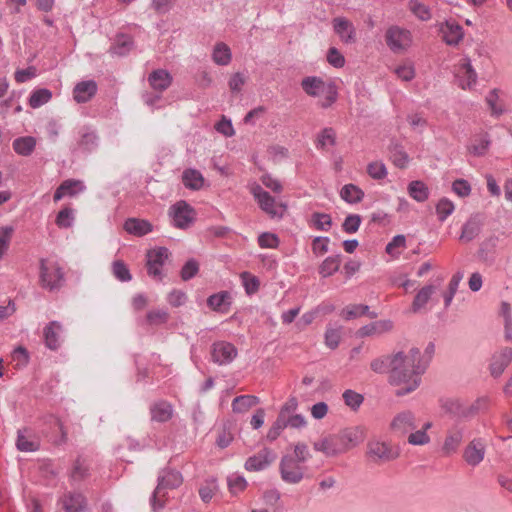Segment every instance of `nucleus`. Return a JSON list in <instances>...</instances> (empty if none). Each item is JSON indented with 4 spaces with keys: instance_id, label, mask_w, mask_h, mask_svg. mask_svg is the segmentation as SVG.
Listing matches in <instances>:
<instances>
[{
    "instance_id": "obj_1",
    "label": "nucleus",
    "mask_w": 512,
    "mask_h": 512,
    "mask_svg": "<svg viewBox=\"0 0 512 512\" xmlns=\"http://www.w3.org/2000/svg\"><path fill=\"white\" fill-rule=\"evenodd\" d=\"M370 367L372 371L379 374L389 372V383L392 385L408 386L411 382L410 369L407 367L406 354L402 351L392 356H382L374 359Z\"/></svg>"
},
{
    "instance_id": "obj_2",
    "label": "nucleus",
    "mask_w": 512,
    "mask_h": 512,
    "mask_svg": "<svg viewBox=\"0 0 512 512\" xmlns=\"http://www.w3.org/2000/svg\"><path fill=\"white\" fill-rule=\"evenodd\" d=\"M435 353L434 342H429L421 355L419 348L413 347L406 354L407 367L410 369L411 382L408 386L401 387L395 391L397 397H402L415 391L421 384V375L425 373Z\"/></svg>"
},
{
    "instance_id": "obj_3",
    "label": "nucleus",
    "mask_w": 512,
    "mask_h": 512,
    "mask_svg": "<svg viewBox=\"0 0 512 512\" xmlns=\"http://www.w3.org/2000/svg\"><path fill=\"white\" fill-rule=\"evenodd\" d=\"M183 483L182 474L173 468L165 467L159 471L157 486L150 497V505L153 512H160L165 507L164 490L176 489Z\"/></svg>"
},
{
    "instance_id": "obj_4",
    "label": "nucleus",
    "mask_w": 512,
    "mask_h": 512,
    "mask_svg": "<svg viewBox=\"0 0 512 512\" xmlns=\"http://www.w3.org/2000/svg\"><path fill=\"white\" fill-rule=\"evenodd\" d=\"M250 192L254 199L258 203L260 209L269 215L270 218L281 219L284 216V211L287 209V205L280 203L277 208L275 198L265 191L261 185L254 184L250 188Z\"/></svg>"
},
{
    "instance_id": "obj_5",
    "label": "nucleus",
    "mask_w": 512,
    "mask_h": 512,
    "mask_svg": "<svg viewBox=\"0 0 512 512\" xmlns=\"http://www.w3.org/2000/svg\"><path fill=\"white\" fill-rule=\"evenodd\" d=\"M40 284L50 291L60 289L64 282V272L58 263L47 264L45 259L40 260Z\"/></svg>"
},
{
    "instance_id": "obj_6",
    "label": "nucleus",
    "mask_w": 512,
    "mask_h": 512,
    "mask_svg": "<svg viewBox=\"0 0 512 512\" xmlns=\"http://www.w3.org/2000/svg\"><path fill=\"white\" fill-rule=\"evenodd\" d=\"M399 455V449L386 442L370 441L367 444V456L376 464L393 461Z\"/></svg>"
},
{
    "instance_id": "obj_7",
    "label": "nucleus",
    "mask_w": 512,
    "mask_h": 512,
    "mask_svg": "<svg viewBox=\"0 0 512 512\" xmlns=\"http://www.w3.org/2000/svg\"><path fill=\"white\" fill-rule=\"evenodd\" d=\"M292 455H283L279 463V472L281 479L288 484H298L304 478V471Z\"/></svg>"
},
{
    "instance_id": "obj_8",
    "label": "nucleus",
    "mask_w": 512,
    "mask_h": 512,
    "mask_svg": "<svg viewBox=\"0 0 512 512\" xmlns=\"http://www.w3.org/2000/svg\"><path fill=\"white\" fill-rule=\"evenodd\" d=\"M385 41L393 53H401L409 47L411 43V33L409 30L399 26H390L386 30Z\"/></svg>"
},
{
    "instance_id": "obj_9",
    "label": "nucleus",
    "mask_w": 512,
    "mask_h": 512,
    "mask_svg": "<svg viewBox=\"0 0 512 512\" xmlns=\"http://www.w3.org/2000/svg\"><path fill=\"white\" fill-rule=\"evenodd\" d=\"M169 256L170 251L166 247H157L148 250L146 254L148 275L161 281L163 279L162 267Z\"/></svg>"
},
{
    "instance_id": "obj_10",
    "label": "nucleus",
    "mask_w": 512,
    "mask_h": 512,
    "mask_svg": "<svg viewBox=\"0 0 512 512\" xmlns=\"http://www.w3.org/2000/svg\"><path fill=\"white\" fill-rule=\"evenodd\" d=\"M169 214L174 226L180 229L188 228L195 220V210L186 201L181 200L171 206Z\"/></svg>"
},
{
    "instance_id": "obj_11",
    "label": "nucleus",
    "mask_w": 512,
    "mask_h": 512,
    "mask_svg": "<svg viewBox=\"0 0 512 512\" xmlns=\"http://www.w3.org/2000/svg\"><path fill=\"white\" fill-rule=\"evenodd\" d=\"M316 451L324 453L327 457H333L346 452L340 432L330 434L313 444Z\"/></svg>"
},
{
    "instance_id": "obj_12",
    "label": "nucleus",
    "mask_w": 512,
    "mask_h": 512,
    "mask_svg": "<svg viewBox=\"0 0 512 512\" xmlns=\"http://www.w3.org/2000/svg\"><path fill=\"white\" fill-rule=\"evenodd\" d=\"M237 355V348L230 342L217 341L212 344L211 357L218 365L230 364Z\"/></svg>"
},
{
    "instance_id": "obj_13",
    "label": "nucleus",
    "mask_w": 512,
    "mask_h": 512,
    "mask_svg": "<svg viewBox=\"0 0 512 512\" xmlns=\"http://www.w3.org/2000/svg\"><path fill=\"white\" fill-rule=\"evenodd\" d=\"M277 455L269 448H263L257 454L247 458L244 467L247 471L258 472L268 468Z\"/></svg>"
},
{
    "instance_id": "obj_14",
    "label": "nucleus",
    "mask_w": 512,
    "mask_h": 512,
    "mask_svg": "<svg viewBox=\"0 0 512 512\" xmlns=\"http://www.w3.org/2000/svg\"><path fill=\"white\" fill-rule=\"evenodd\" d=\"M443 41L449 46H457L464 37L463 27L454 20H446L440 28Z\"/></svg>"
},
{
    "instance_id": "obj_15",
    "label": "nucleus",
    "mask_w": 512,
    "mask_h": 512,
    "mask_svg": "<svg viewBox=\"0 0 512 512\" xmlns=\"http://www.w3.org/2000/svg\"><path fill=\"white\" fill-rule=\"evenodd\" d=\"M485 447L486 444L482 438L473 439L464 450V460L473 467L477 466L484 459Z\"/></svg>"
},
{
    "instance_id": "obj_16",
    "label": "nucleus",
    "mask_w": 512,
    "mask_h": 512,
    "mask_svg": "<svg viewBox=\"0 0 512 512\" xmlns=\"http://www.w3.org/2000/svg\"><path fill=\"white\" fill-rule=\"evenodd\" d=\"M512 361V348L505 347L492 357L489 370L494 378L500 377Z\"/></svg>"
},
{
    "instance_id": "obj_17",
    "label": "nucleus",
    "mask_w": 512,
    "mask_h": 512,
    "mask_svg": "<svg viewBox=\"0 0 512 512\" xmlns=\"http://www.w3.org/2000/svg\"><path fill=\"white\" fill-rule=\"evenodd\" d=\"M15 445L20 452H36L40 449V441L27 428L18 430Z\"/></svg>"
},
{
    "instance_id": "obj_18",
    "label": "nucleus",
    "mask_w": 512,
    "mask_h": 512,
    "mask_svg": "<svg viewBox=\"0 0 512 512\" xmlns=\"http://www.w3.org/2000/svg\"><path fill=\"white\" fill-rule=\"evenodd\" d=\"M334 32L347 44L356 42V29L352 22L344 17H337L333 19Z\"/></svg>"
},
{
    "instance_id": "obj_19",
    "label": "nucleus",
    "mask_w": 512,
    "mask_h": 512,
    "mask_svg": "<svg viewBox=\"0 0 512 512\" xmlns=\"http://www.w3.org/2000/svg\"><path fill=\"white\" fill-rule=\"evenodd\" d=\"M59 501L65 512H83L87 507L86 497L79 492H68Z\"/></svg>"
},
{
    "instance_id": "obj_20",
    "label": "nucleus",
    "mask_w": 512,
    "mask_h": 512,
    "mask_svg": "<svg viewBox=\"0 0 512 512\" xmlns=\"http://www.w3.org/2000/svg\"><path fill=\"white\" fill-rule=\"evenodd\" d=\"M97 83L86 80L77 83L73 89V97L77 103H86L97 93Z\"/></svg>"
},
{
    "instance_id": "obj_21",
    "label": "nucleus",
    "mask_w": 512,
    "mask_h": 512,
    "mask_svg": "<svg viewBox=\"0 0 512 512\" xmlns=\"http://www.w3.org/2000/svg\"><path fill=\"white\" fill-rule=\"evenodd\" d=\"M62 331V325L58 321L49 322L43 330V337L45 345L50 350H57L60 345V333Z\"/></svg>"
},
{
    "instance_id": "obj_22",
    "label": "nucleus",
    "mask_w": 512,
    "mask_h": 512,
    "mask_svg": "<svg viewBox=\"0 0 512 512\" xmlns=\"http://www.w3.org/2000/svg\"><path fill=\"white\" fill-rule=\"evenodd\" d=\"M124 230L134 236L142 237L153 231V225L145 219L128 218L123 225Z\"/></svg>"
},
{
    "instance_id": "obj_23",
    "label": "nucleus",
    "mask_w": 512,
    "mask_h": 512,
    "mask_svg": "<svg viewBox=\"0 0 512 512\" xmlns=\"http://www.w3.org/2000/svg\"><path fill=\"white\" fill-rule=\"evenodd\" d=\"M346 452L363 442L365 436L360 426L347 427L339 431Z\"/></svg>"
},
{
    "instance_id": "obj_24",
    "label": "nucleus",
    "mask_w": 512,
    "mask_h": 512,
    "mask_svg": "<svg viewBox=\"0 0 512 512\" xmlns=\"http://www.w3.org/2000/svg\"><path fill=\"white\" fill-rule=\"evenodd\" d=\"M391 428L401 434H405L416 428L415 417L411 411H403L397 414L391 422Z\"/></svg>"
},
{
    "instance_id": "obj_25",
    "label": "nucleus",
    "mask_w": 512,
    "mask_h": 512,
    "mask_svg": "<svg viewBox=\"0 0 512 512\" xmlns=\"http://www.w3.org/2000/svg\"><path fill=\"white\" fill-rule=\"evenodd\" d=\"M389 159L392 163L400 169L407 167L409 163V156L404 150V147L396 140H391L388 145Z\"/></svg>"
},
{
    "instance_id": "obj_26",
    "label": "nucleus",
    "mask_w": 512,
    "mask_h": 512,
    "mask_svg": "<svg viewBox=\"0 0 512 512\" xmlns=\"http://www.w3.org/2000/svg\"><path fill=\"white\" fill-rule=\"evenodd\" d=\"M440 407L445 413L460 420L466 419V406L457 398L440 399Z\"/></svg>"
},
{
    "instance_id": "obj_27",
    "label": "nucleus",
    "mask_w": 512,
    "mask_h": 512,
    "mask_svg": "<svg viewBox=\"0 0 512 512\" xmlns=\"http://www.w3.org/2000/svg\"><path fill=\"white\" fill-rule=\"evenodd\" d=\"M482 221L479 214L471 215L462 227L460 240L470 242L474 240L481 232Z\"/></svg>"
},
{
    "instance_id": "obj_28",
    "label": "nucleus",
    "mask_w": 512,
    "mask_h": 512,
    "mask_svg": "<svg viewBox=\"0 0 512 512\" xmlns=\"http://www.w3.org/2000/svg\"><path fill=\"white\" fill-rule=\"evenodd\" d=\"M207 306L216 312H227L231 306L229 291H220L207 298Z\"/></svg>"
},
{
    "instance_id": "obj_29",
    "label": "nucleus",
    "mask_w": 512,
    "mask_h": 512,
    "mask_svg": "<svg viewBox=\"0 0 512 512\" xmlns=\"http://www.w3.org/2000/svg\"><path fill=\"white\" fill-rule=\"evenodd\" d=\"M150 86L159 92L166 90L172 83V76L167 70L156 69L148 77Z\"/></svg>"
},
{
    "instance_id": "obj_30",
    "label": "nucleus",
    "mask_w": 512,
    "mask_h": 512,
    "mask_svg": "<svg viewBox=\"0 0 512 512\" xmlns=\"http://www.w3.org/2000/svg\"><path fill=\"white\" fill-rule=\"evenodd\" d=\"M150 413L152 421L164 423L172 418L173 408L169 402L161 400L150 407Z\"/></svg>"
},
{
    "instance_id": "obj_31",
    "label": "nucleus",
    "mask_w": 512,
    "mask_h": 512,
    "mask_svg": "<svg viewBox=\"0 0 512 512\" xmlns=\"http://www.w3.org/2000/svg\"><path fill=\"white\" fill-rule=\"evenodd\" d=\"M326 86L327 84L323 81V79L317 76H307L301 81L302 89L307 95L311 97H317L318 95L324 93Z\"/></svg>"
},
{
    "instance_id": "obj_32",
    "label": "nucleus",
    "mask_w": 512,
    "mask_h": 512,
    "mask_svg": "<svg viewBox=\"0 0 512 512\" xmlns=\"http://www.w3.org/2000/svg\"><path fill=\"white\" fill-rule=\"evenodd\" d=\"M462 439L463 429L458 426L453 427L448 431V434L445 438L444 444L442 446L443 453L446 455L454 453L462 442Z\"/></svg>"
},
{
    "instance_id": "obj_33",
    "label": "nucleus",
    "mask_w": 512,
    "mask_h": 512,
    "mask_svg": "<svg viewBox=\"0 0 512 512\" xmlns=\"http://www.w3.org/2000/svg\"><path fill=\"white\" fill-rule=\"evenodd\" d=\"M182 182L190 190H200L204 184V177L200 171L188 168L182 173Z\"/></svg>"
},
{
    "instance_id": "obj_34",
    "label": "nucleus",
    "mask_w": 512,
    "mask_h": 512,
    "mask_svg": "<svg viewBox=\"0 0 512 512\" xmlns=\"http://www.w3.org/2000/svg\"><path fill=\"white\" fill-rule=\"evenodd\" d=\"M341 260H342L341 254L328 256L320 264V266L318 268L319 274L324 278L332 276L335 272H337L339 270L340 265H341Z\"/></svg>"
},
{
    "instance_id": "obj_35",
    "label": "nucleus",
    "mask_w": 512,
    "mask_h": 512,
    "mask_svg": "<svg viewBox=\"0 0 512 512\" xmlns=\"http://www.w3.org/2000/svg\"><path fill=\"white\" fill-rule=\"evenodd\" d=\"M14 151L21 156H30L36 146V140L32 136L18 137L13 141Z\"/></svg>"
},
{
    "instance_id": "obj_36",
    "label": "nucleus",
    "mask_w": 512,
    "mask_h": 512,
    "mask_svg": "<svg viewBox=\"0 0 512 512\" xmlns=\"http://www.w3.org/2000/svg\"><path fill=\"white\" fill-rule=\"evenodd\" d=\"M259 402V398L254 395L237 396L232 401V410L235 413H244L256 406Z\"/></svg>"
},
{
    "instance_id": "obj_37",
    "label": "nucleus",
    "mask_w": 512,
    "mask_h": 512,
    "mask_svg": "<svg viewBox=\"0 0 512 512\" xmlns=\"http://www.w3.org/2000/svg\"><path fill=\"white\" fill-rule=\"evenodd\" d=\"M134 47L133 39L128 35L117 36L114 44L110 48V52L117 56H126Z\"/></svg>"
},
{
    "instance_id": "obj_38",
    "label": "nucleus",
    "mask_w": 512,
    "mask_h": 512,
    "mask_svg": "<svg viewBox=\"0 0 512 512\" xmlns=\"http://www.w3.org/2000/svg\"><path fill=\"white\" fill-rule=\"evenodd\" d=\"M340 196L345 202L349 204H356L363 200L364 192L358 186L350 183L341 188Z\"/></svg>"
},
{
    "instance_id": "obj_39",
    "label": "nucleus",
    "mask_w": 512,
    "mask_h": 512,
    "mask_svg": "<svg viewBox=\"0 0 512 512\" xmlns=\"http://www.w3.org/2000/svg\"><path fill=\"white\" fill-rule=\"evenodd\" d=\"M407 190L409 196L417 202H424L429 198V189L423 181H411Z\"/></svg>"
},
{
    "instance_id": "obj_40",
    "label": "nucleus",
    "mask_w": 512,
    "mask_h": 512,
    "mask_svg": "<svg viewBox=\"0 0 512 512\" xmlns=\"http://www.w3.org/2000/svg\"><path fill=\"white\" fill-rule=\"evenodd\" d=\"M99 136L94 130L86 129L81 133L78 146L85 152H92L98 147Z\"/></svg>"
},
{
    "instance_id": "obj_41",
    "label": "nucleus",
    "mask_w": 512,
    "mask_h": 512,
    "mask_svg": "<svg viewBox=\"0 0 512 512\" xmlns=\"http://www.w3.org/2000/svg\"><path fill=\"white\" fill-rule=\"evenodd\" d=\"M436 291V286L429 284L424 287H422L418 293L415 295L413 303H412V310L413 312L419 311L421 308H423L429 299L431 298L432 294Z\"/></svg>"
},
{
    "instance_id": "obj_42",
    "label": "nucleus",
    "mask_w": 512,
    "mask_h": 512,
    "mask_svg": "<svg viewBox=\"0 0 512 512\" xmlns=\"http://www.w3.org/2000/svg\"><path fill=\"white\" fill-rule=\"evenodd\" d=\"M232 58L231 50L223 42H219L214 46L212 59L217 65L226 66Z\"/></svg>"
},
{
    "instance_id": "obj_43",
    "label": "nucleus",
    "mask_w": 512,
    "mask_h": 512,
    "mask_svg": "<svg viewBox=\"0 0 512 512\" xmlns=\"http://www.w3.org/2000/svg\"><path fill=\"white\" fill-rule=\"evenodd\" d=\"M52 98V92L47 88L34 90L28 100L29 106L36 109L48 103Z\"/></svg>"
},
{
    "instance_id": "obj_44",
    "label": "nucleus",
    "mask_w": 512,
    "mask_h": 512,
    "mask_svg": "<svg viewBox=\"0 0 512 512\" xmlns=\"http://www.w3.org/2000/svg\"><path fill=\"white\" fill-rule=\"evenodd\" d=\"M491 144L490 137L487 133L475 139V143L468 147L469 152L477 157L485 155Z\"/></svg>"
},
{
    "instance_id": "obj_45",
    "label": "nucleus",
    "mask_w": 512,
    "mask_h": 512,
    "mask_svg": "<svg viewBox=\"0 0 512 512\" xmlns=\"http://www.w3.org/2000/svg\"><path fill=\"white\" fill-rule=\"evenodd\" d=\"M240 278L247 295L250 296L258 292L260 288V281L258 277L252 275L248 271H244L240 274Z\"/></svg>"
},
{
    "instance_id": "obj_46",
    "label": "nucleus",
    "mask_w": 512,
    "mask_h": 512,
    "mask_svg": "<svg viewBox=\"0 0 512 512\" xmlns=\"http://www.w3.org/2000/svg\"><path fill=\"white\" fill-rule=\"evenodd\" d=\"M489 407L488 397H479L471 405L466 406V419H471L478 415L480 412H485Z\"/></svg>"
},
{
    "instance_id": "obj_47",
    "label": "nucleus",
    "mask_w": 512,
    "mask_h": 512,
    "mask_svg": "<svg viewBox=\"0 0 512 512\" xmlns=\"http://www.w3.org/2000/svg\"><path fill=\"white\" fill-rule=\"evenodd\" d=\"M366 313H369V306L365 304H354L346 306L342 312L341 316L345 320H352L355 318H358L360 316L366 315Z\"/></svg>"
},
{
    "instance_id": "obj_48",
    "label": "nucleus",
    "mask_w": 512,
    "mask_h": 512,
    "mask_svg": "<svg viewBox=\"0 0 512 512\" xmlns=\"http://www.w3.org/2000/svg\"><path fill=\"white\" fill-rule=\"evenodd\" d=\"M455 206L451 200L446 197L441 198L436 204V213L438 220L444 222L454 211Z\"/></svg>"
},
{
    "instance_id": "obj_49",
    "label": "nucleus",
    "mask_w": 512,
    "mask_h": 512,
    "mask_svg": "<svg viewBox=\"0 0 512 512\" xmlns=\"http://www.w3.org/2000/svg\"><path fill=\"white\" fill-rule=\"evenodd\" d=\"M334 146L336 144V133L333 128L326 127L324 128L317 136L316 140V148L324 150L326 147V143Z\"/></svg>"
},
{
    "instance_id": "obj_50",
    "label": "nucleus",
    "mask_w": 512,
    "mask_h": 512,
    "mask_svg": "<svg viewBox=\"0 0 512 512\" xmlns=\"http://www.w3.org/2000/svg\"><path fill=\"white\" fill-rule=\"evenodd\" d=\"M112 273L121 282H128L132 279L128 266L122 260H115L112 263Z\"/></svg>"
},
{
    "instance_id": "obj_51",
    "label": "nucleus",
    "mask_w": 512,
    "mask_h": 512,
    "mask_svg": "<svg viewBox=\"0 0 512 512\" xmlns=\"http://www.w3.org/2000/svg\"><path fill=\"white\" fill-rule=\"evenodd\" d=\"M311 222L317 230L328 231L332 226V218L329 214L314 212L311 215Z\"/></svg>"
},
{
    "instance_id": "obj_52",
    "label": "nucleus",
    "mask_w": 512,
    "mask_h": 512,
    "mask_svg": "<svg viewBox=\"0 0 512 512\" xmlns=\"http://www.w3.org/2000/svg\"><path fill=\"white\" fill-rule=\"evenodd\" d=\"M411 12L421 21H428L431 19L430 8L417 0H411L409 3Z\"/></svg>"
},
{
    "instance_id": "obj_53",
    "label": "nucleus",
    "mask_w": 512,
    "mask_h": 512,
    "mask_svg": "<svg viewBox=\"0 0 512 512\" xmlns=\"http://www.w3.org/2000/svg\"><path fill=\"white\" fill-rule=\"evenodd\" d=\"M169 319V314L164 309L151 310L146 314V322L151 326L165 324Z\"/></svg>"
},
{
    "instance_id": "obj_54",
    "label": "nucleus",
    "mask_w": 512,
    "mask_h": 512,
    "mask_svg": "<svg viewBox=\"0 0 512 512\" xmlns=\"http://www.w3.org/2000/svg\"><path fill=\"white\" fill-rule=\"evenodd\" d=\"M343 399L345 404L354 411H356L364 401L363 395L351 389H347L344 391Z\"/></svg>"
},
{
    "instance_id": "obj_55",
    "label": "nucleus",
    "mask_w": 512,
    "mask_h": 512,
    "mask_svg": "<svg viewBox=\"0 0 512 512\" xmlns=\"http://www.w3.org/2000/svg\"><path fill=\"white\" fill-rule=\"evenodd\" d=\"M73 221V210L69 207H65L58 212L55 223L59 228H69L72 226Z\"/></svg>"
},
{
    "instance_id": "obj_56",
    "label": "nucleus",
    "mask_w": 512,
    "mask_h": 512,
    "mask_svg": "<svg viewBox=\"0 0 512 512\" xmlns=\"http://www.w3.org/2000/svg\"><path fill=\"white\" fill-rule=\"evenodd\" d=\"M362 218L359 214H349L342 223V230L347 234L356 233L361 225Z\"/></svg>"
},
{
    "instance_id": "obj_57",
    "label": "nucleus",
    "mask_w": 512,
    "mask_h": 512,
    "mask_svg": "<svg viewBox=\"0 0 512 512\" xmlns=\"http://www.w3.org/2000/svg\"><path fill=\"white\" fill-rule=\"evenodd\" d=\"M199 271V263L191 258L185 262L180 271V276L183 281H188L195 277Z\"/></svg>"
},
{
    "instance_id": "obj_58",
    "label": "nucleus",
    "mask_w": 512,
    "mask_h": 512,
    "mask_svg": "<svg viewBox=\"0 0 512 512\" xmlns=\"http://www.w3.org/2000/svg\"><path fill=\"white\" fill-rule=\"evenodd\" d=\"M367 173L371 178L375 180H382L388 174L385 164L383 162L378 161L371 162L368 164Z\"/></svg>"
},
{
    "instance_id": "obj_59",
    "label": "nucleus",
    "mask_w": 512,
    "mask_h": 512,
    "mask_svg": "<svg viewBox=\"0 0 512 512\" xmlns=\"http://www.w3.org/2000/svg\"><path fill=\"white\" fill-rule=\"evenodd\" d=\"M218 489L217 480L211 478L206 481V484L199 489V495L203 502L208 503L214 496L215 491Z\"/></svg>"
},
{
    "instance_id": "obj_60",
    "label": "nucleus",
    "mask_w": 512,
    "mask_h": 512,
    "mask_svg": "<svg viewBox=\"0 0 512 512\" xmlns=\"http://www.w3.org/2000/svg\"><path fill=\"white\" fill-rule=\"evenodd\" d=\"M286 428L285 418L282 415H278L272 426L267 432L266 438L268 441H275Z\"/></svg>"
},
{
    "instance_id": "obj_61",
    "label": "nucleus",
    "mask_w": 512,
    "mask_h": 512,
    "mask_svg": "<svg viewBox=\"0 0 512 512\" xmlns=\"http://www.w3.org/2000/svg\"><path fill=\"white\" fill-rule=\"evenodd\" d=\"M228 488L231 494L236 495L247 487V481L243 476L235 475L227 478Z\"/></svg>"
},
{
    "instance_id": "obj_62",
    "label": "nucleus",
    "mask_w": 512,
    "mask_h": 512,
    "mask_svg": "<svg viewBox=\"0 0 512 512\" xmlns=\"http://www.w3.org/2000/svg\"><path fill=\"white\" fill-rule=\"evenodd\" d=\"M341 327L331 328L328 327L325 331V344L330 349H336L341 339Z\"/></svg>"
},
{
    "instance_id": "obj_63",
    "label": "nucleus",
    "mask_w": 512,
    "mask_h": 512,
    "mask_svg": "<svg viewBox=\"0 0 512 512\" xmlns=\"http://www.w3.org/2000/svg\"><path fill=\"white\" fill-rule=\"evenodd\" d=\"M258 244L261 248L274 249L279 245V238L271 232H263L258 236Z\"/></svg>"
},
{
    "instance_id": "obj_64",
    "label": "nucleus",
    "mask_w": 512,
    "mask_h": 512,
    "mask_svg": "<svg viewBox=\"0 0 512 512\" xmlns=\"http://www.w3.org/2000/svg\"><path fill=\"white\" fill-rule=\"evenodd\" d=\"M329 237L317 236L312 241V251L316 256H322L328 252Z\"/></svg>"
}]
</instances>
